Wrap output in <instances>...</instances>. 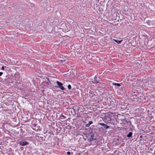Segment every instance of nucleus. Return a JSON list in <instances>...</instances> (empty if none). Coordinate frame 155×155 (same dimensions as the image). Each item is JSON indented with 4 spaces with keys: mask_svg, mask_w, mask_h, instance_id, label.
<instances>
[{
    "mask_svg": "<svg viewBox=\"0 0 155 155\" xmlns=\"http://www.w3.org/2000/svg\"><path fill=\"white\" fill-rule=\"evenodd\" d=\"M115 85H117V86L119 87L120 86V84L119 83H115L113 84Z\"/></svg>",
    "mask_w": 155,
    "mask_h": 155,
    "instance_id": "nucleus-7",
    "label": "nucleus"
},
{
    "mask_svg": "<svg viewBox=\"0 0 155 155\" xmlns=\"http://www.w3.org/2000/svg\"><path fill=\"white\" fill-rule=\"evenodd\" d=\"M94 80H97V77L96 76H95L94 78Z\"/></svg>",
    "mask_w": 155,
    "mask_h": 155,
    "instance_id": "nucleus-15",
    "label": "nucleus"
},
{
    "mask_svg": "<svg viewBox=\"0 0 155 155\" xmlns=\"http://www.w3.org/2000/svg\"><path fill=\"white\" fill-rule=\"evenodd\" d=\"M152 23L153 25H155V19L154 20H153L152 21Z\"/></svg>",
    "mask_w": 155,
    "mask_h": 155,
    "instance_id": "nucleus-12",
    "label": "nucleus"
},
{
    "mask_svg": "<svg viewBox=\"0 0 155 155\" xmlns=\"http://www.w3.org/2000/svg\"><path fill=\"white\" fill-rule=\"evenodd\" d=\"M68 89L69 90H70L71 89V85H70V84L68 85Z\"/></svg>",
    "mask_w": 155,
    "mask_h": 155,
    "instance_id": "nucleus-11",
    "label": "nucleus"
},
{
    "mask_svg": "<svg viewBox=\"0 0 155 155\" xmlns=\"http://www.w3.org/2000/svg\"><path fill=\"white\" fill-rule=\"evenodd\" d=\"M93 122L92 121H90L88 124H87L85 125V126L87 127H88L90 126V125L93 124Z\"/></svg>",
    "mask_w": 155,
    "mask_h": 155,
    "instance_id": "nucleus-4",
    "label": "nucleus"
},
{
    "mask_svg": "<svg viewBox=\"0 0 155 155\" xmlns=\"http://www.w3.org/2000/svg\"><path fill=\"white\" fill-rule=\"evenodd\" d=\"M114 41H115L117 44H120L121 43V42L122 41V40H120V41H118V40H116L115 39H114Z\"/></svg>",
    "mask_w": 155,
    "mask_h": 155,
    "instance_id": "nucleus-6",
    "label": "nucleus"
},
{
    "mask_svg": "<svg viewBox=\"0 0 155 155\" xmlns=\"http://www.w3.org/2000/svg\"><path fill=\"white\" fill-rule=\"evenodd\" d=\"M90 84L94 83V81H90Z\"/></svg>",
    "mask_w": 155,
    "mask_h": 155,
    "instance_id": "nucleus-17",
    "label": "nucleus"
},
{
    "mask_svg": "<svg viewBox=\"0 0 155 155\" xmlns=\"http://www.w3.org/2000/svg\"><path fill=\"white\" fill-rule=\"evenodd\" d=\"M109 127L108 126H105V127H104V128H105V129L106 130V129H107L108 128H109Z\"/></svg>",
    "mask_w": 155,
    "mask_h": 155,
    "instance_id": "nucleus-13",
    "label": "nucleus"
},
{
    "mask_svg": "<svg viewBox=\"0 0 155 155\" xmlns=\"http://www.w3.org/2000/svg\"><path fill=\"white\" fill-rule=\"evenodd\" d=\"M3 74L2 72H0V76H1Z\"/></svg>",
    "mask_w": 155,
    "mask_h": 155,
    "instance_id": "nucleus-19",
    "label": "nucleus"
},
{
    "mask_svg": "<svg viewBox=\"0 0 155 155\" xmlns=\"http://www.w3.org/2000/svg\"><path fill=\"white\" fill-rule=\"evenodd\" d=\"M96 140V138H94V135H91L90 138H89V141H93Z\"/></svg>",
    "mask_w": 155,
    "mask_h": 155,
    "instance_id": "nucleus-3",
    "label": "nucleus"
},
{
    "mask_svg": "<svg viewBox=\"0 0 155 155\" xmlns=\"http://www.w3.org/2000/svg\"><path fill=\"white\" fill-rule=\"evenodd\" d=\"M67 154L68 155H70L71 154V152L69 151H68L67 152Z\"/></svg>",
    "mask_w": 155,
    "mask_h": 155,
    "instance_id": "nucleus-16",
    "label": "nucleus"
},
{
    "mask_svg": "<svg viewBox=\"0 0 155 155\" xmlns=\"http://www.w3.org/2000/svg\"><path fill=\"white\" fill-rule=\"evenodd\" d=\"M19 143L22 146H25V145H28L29 143L27 141H25L24 140H22L19 142Z\"/></svg>",
    "mask_w": 155,
    "mask_h": 155,
    "instance_id": "nucleus-1",
    "label": "nucleus"
},
{
    "mask_svg": "<svg viewBox=\"0 0 155 155\" xmlns=\"http://www.w3.org/2000/svg\"><path fill=\"white\" fill-rule=\"evenodd\" d=\"M56 83L58 84V86H59V87L62 90H64L65 89L64 88L63 86V84L61 82L59 81H57Z\"/></svg>",
    "mask_w": 155,
    "mask_h": 155,
    "instance_id": "nucleus-2",
    "label": "nucleus"
},
{
    "mask_svg": "<svg viewBox=\"0 0 155 155\" xmlns=\"http://www.w3.org/2000/svg\"><path fill=\"white\" fill-rule=\"evenodd\" d=\"M99 124L101 126L103 127H105L106 126V125L105 124H103V123H100Z\"/></svg>",
    "mask_w": 155,
    "mask_h": 155,
    "instance_id": "nucleus-8",
    "label": "nucleus"
},
{
    "mask_svg": "<svg viewBox=\"0 0 155 155\" xmlns=\"http://www.w3.org/2000/svg\"><path fill=\"white\" fill-rule=\"evenodd\" d=\"M133 133L132 132H130L127 135V137H131Z\"/></svg>",
    "mask_w": 155,
    "mask_h": 155,
    "instance_id": "nucleus-5",
    "label": "nucleus"
},
{
    "mask_svg": "<svg viewBox=\"0 0 155 155\" xmlns=\"http://www.w3.org/2000/svg\"><path fill=\"white\" fill-rule=\"evenodd\" d=\"M63 26V27H64H64H66V24L65 23H63L61 24V26L62 27Z\"/></svg>",
    "mask_w": 155,
    "mask_h": 155,
    "instance_id": "nucleus-9",
    "label": "nucleus"
},
{
    "mask_svg": "<svg viewBox=\"0 0 155 155\" xmlns=\"http://www.w3.org/2000/svg\"><path fill=\"white\" fill-rule=\"evenodd\" d=\"M6 67V66H5V67ZM4 68H5V67L4 66H2V70H4Z\"/></svg>",
    "mask_w": 155,
    "mask_h": 155,
    "instance_id": "nucleus-18",
    "label": "nucleus"
},
{
    "mask_svg": "<svg viewBox=\"0 0 155 155\" xmlns=\"http://www.w3.org/2000/svg\"><path fill=\"white\" fill-rule=\"evenodd\" d=\"M99 83L98 80H94V84H97Z\"/></svg>",
    "mask_w": 155,
    "mask_h": 155,
    "instance_id": "nucleus-10",
    "label": "nucleus"
},
{
    "mask_svg": "<svg viewBox=\"0 0 155 155\" xmlns=\"http://www.w3.org/2000/svg\"><path fill=\"white\" fill-rule=\"evenodd\" d=\"M61 117L63 118V119H64L66 117L64 115L62 114L61 116Z\"/></svg>",
    "mask_w": 155,
    "mask_h": 155,
    "instance_id": "nucleus-14",
    "label": "nucleus"
}]
</instances>
